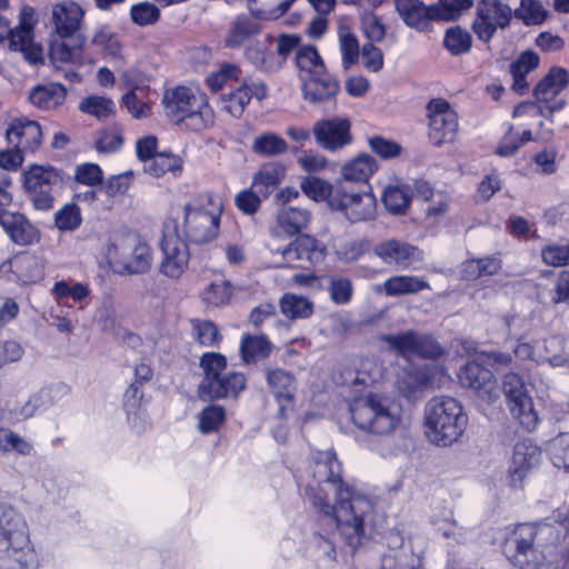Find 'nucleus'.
Listing matches in <instances>:
<instances>
[{
  "instance_id": "6ab92c4d",
  "label": "nucleus",
  "mask_w": 569,
  "mask_h": 569,
  "mask_svg": "<svg viewBox=\"0 0 569 569\" xmlns=\"http://www.w3.org/2000/svg\"><path fill=\"white\" fill-rule=\"evenodd\" d=\"M382 340L393 352L406 359L411 357L433 359L440 357L443 352L442 348L432 337L412 330L386 335L382 337Z\"/></svg>"
},
{
  "instance_id": "6e6552de",
  "label": "nucleus",
  "mask_w": 569,
  "mask_h": 569,
  "mask_svg": "<svg viewBox=\"0 0 569 569\" xmlns=\"http://www.w3.org/2000/svg\"><path fill=\"white\" fill-rule=\"evenodd\" d=\"M106 258L114 273L133 276L150 270L153 252L150 244L139 236L128 234L107 244Z\"/></svg>"
},
{
  "instance_id": "5fc2aeb1",
  "label": "nucleus",
  "mask_w": 569,
  "mask_h": 569,
  "mask_svg": "<svg viewBox=\"0 0 569 569\" xmlns=\"http://www.w3.org/2000/svg\"><path fill=\"white\" fill-rule=\"evenodd\" d=\"M280 308L291 319L307 318L312 313V303L302 296L286 293L280 300Z\"/></svg>"
},
{
  "instance_id": "7c9ffc66",
  "label": "nucleus",
  "mask_w": 569,
  "mask_h": 569,
  "mask_svg": "<svg viewBox=\"0 0 569 569\" xmlns=\"http://www.w3.org/2000/svg\"><path fill=\"white\" fill-rule=\"evenodd\" d=\"M0 226L16 244L29 246L39 240L38 229L22 213L0 209Z\"/></svg>"
},
{
  "instance_id": "2eb2a0df",
  "label": "nucleus",
  "mask_w": 569,
  "mask_h": 569,
  "mask_svg": "<svg viewBox=\"0 0 569 569\" xmlns=\"http://www.w3.org/2000/svg\"><path fill=\"white\" fill-rule=\"evenodd\" d=\"M38 23V14L34 8L29 4L21 7L19 12V23L11 29L8 34L10 47L23 53V57L31 64H38L43 61V49L34 42V27Z\"/></svg>"
},
{
  "instance_id": "09e8293b",
  "label": "nucleus",
  "mask_w": 569,
  "mask_h": 569,
  "mask_svg": "<svg viewBox=\"0 0 569 569\" xmlns=\"http://www.w3.org/2000/svg\"><path fill=\"white\" fill-rule=\"evenodd\" d=\"M259 28V24L252 18L247 16L237 17L231 24L227 46L231 48L241 46L251 36L258 33Z\"/></svg>"
},
{
  "instance_id": "39448f33",
  "label": "nucleus",
  "mask_w": 569,
  "mask_h": 569,
  "mask_svg": "<svg viewBox=\"0 0 569 569\" xmlns=\"http://www.w3.org/2000/svg\"><path fill=\"white\" fill-rule=\"evenodd\" d=\"M161 103L164 116L176 124L183 123L193 131L209 129L214 124V111L207 96L198 89L187 86L166 89Z\"/></svg>"
},
{
  "instance_id": "79ce46f5",
  "label": "nucleus",
  "mask_w": 569,
  "mask_h": 569,
  "mask_svg": "<svg viewBox=\"0 0 569 569\" xmlns=\"http://www.w3.org/2000/svg\"><path fill=\"white\" fill-rule=\"evenodd\" d=\"M310 220V213L297 207H283L277 216L278 227L287 234L295 236L305 229Z\"/></svg>"
},
{
  "instance_id": "8fccbe9b",
  "label": "nucleus",
  "mask_w": 569,
  "mask_h": 569,
  "mask_svg": "<svg viewBox=\"0 0 569 569\" xmlns=\"http://www.w3.org/2000/svg\"><path fill=\"white\" fill-rule=\"evenodd\" d=\"M79 109L97 119H106L114 114L116 103L104 96H89L81 100Z\"/></svg>"
},
{
  "instance_id": "f257e3e1",
  "label": "nucleus",
  "mask_w": 569,
  "mask_h": 569,
  "mask_svg": "<svg viewBox=\"0 0 569 569\" xmlns=\"http://www.w3.org/2000/svg\"><path fill=\"white\" fill-rule=\"evenodd\" d=\"M341 463L332 450L312 455L310 467L297 476L305 499L321 513L320 529L309 540L308 551L317 558L333 559L336 543L357 548L382 521L375 502L341 478Z\"/></svg>"
},
{
  "instance_id": "393cba45",
  "label": "nucleus",
  "mask_w": 569,
  "mask_h": 569,
  "mask_svg": "<svg viewBox=\"0 0 569 569\" xmlns=\"http://www.w3.org/2000/svg\"><path fill=\"white\" fill-rule=\"evenodd\" d=\"M373 251L386 264L397 266L402 269H407L422 259L419 249L396 239H388L377 243Z\"/></svg>"
},
{
  "instance_id": "a18cd8bd",
  "label": "nucleus",
  "mask_w": 569,
  "mask_h": 569,
  "mask_svg": "<svg viewBox=\"0 0 569 569\" xmlns=\"http://www.w3.org/2000/svg\"><path fill=\"white\" fill-rule=\"evenodd\" d=\"M197 429L201 435H211L220 430L226 421V409L220 405H208L197 415Z\"/></svg>"
},
{
  "instance_id": "473e14b6",
  "label": "nucleus",
  "mask_w": 569,
  "mask_h": 569,
  "mask_svg": "<svg viewBox=\"0 0 569 569\" xmlns=\"http://www.w3.org/2000/svg\"><path fill=\"white\" fill-rule=\"evenodd\" d=\"M340 91L337 79L325 73L302 81V94L306 101L319 104L333 99Z\"/></svg>"
},
{
  "instance_id": "2f4dec72",
  "label": "nucleus",
  "mask_w": 569,
  "mask_h": 569,
  "mask_svg": "<svg viewBox=\"0 0 569 569\" xmlns=\"http://www.w3.org/2000/svg\"><path fill=\"white\" fill-rule=\"evenodd\" d=\"M54 389H43L31 395L22 403L14 399H9L2 413V420L7 423H17L32 418L48 402Z\"/></svg>"
},
{
  "instance_id": "aec40b11",
  "label": "nucleus",
  "mask_w": 569,
  "mask_h": 569,
  "mask_svg": "<svg viewBox=\"0 0 569 569\" xmlns=\"http://www.w3.org/2000/svg\"><path fill=\"white\" fill-rule=\"evenodd\" d=\"M388 553L382 557L381 569H418L420 551H416L412 539H405L400 532L390 531L386 537Z\"/></svg>"
},
{
  "instance_id": "4c0bfd02",
  "label": "nucleus",
  "mask_w": 569,
  "mask_h": 569,
  "mask_svg": "<svg viewBox=\"0 0 569 569\" xmlns=\"http://www.w3.org/2000/svg\"><path fill=\"white\" fill-rule=\"evenodd\" d=\"M296 64L299 69L301 82L307 79L328 73L320 54L317 49L311 46L302 47L298 50Z\"/></svg>"
},
{
  "instance_id": "e2e57ef3",
  "label": "nucleus",
  "mask_w": 569,
  "mask_h": 569,
  "mask_svg": "<svg viewBox=\"0 0 569 569\" xmlns=\"http://www.w3.org/2000/svg\"><path fill=\"white\" fill-rule=\"evenodd\" d=\"M445 46L446 48L455 56L463 54L468 52L471 48L472 38L471 34L460 28L455 27L450 28L445 36Z\"/></svg>"
},
{
  "instance_id": "6e6d98bb",
  "label": "nucleus",
  "mask_w": 569,
  "mask_h": 569,
  "mask_svg": "<svg viewBox=\"0 0 569 569\" xmlns=\"http://www.w3.org/2000/svg\"><path fill=\"white\" fill-rule=\"evenodd\" d=\"M68 38L54 39L50 42V58L58 67V63H76L81 60V47H70Z\"/></svg>"
},
{
  "instance_id": "e433bc0d",
  "label": "nucleus",
  "mask_w": 569,
  "mask_h": 569,
  "mask_svg": "<svg viewBox=\"0 0 569 569\" xmlns=\"http://www.w3.org/2000/svg\"><path fill=\"white\" fill-rule=\"evenodd\" d=\"M286 168L281 163L263 166L253 177L252 186L261 196L268 198L281 183Z\"/></svg>"
},
{
  "instance_id": "f3484780",
  "label": "nucleus",
  "mask_w": 569,
  "mask_h": 569,
  "mask_svg": "<svg viewBox=\"0 0 569 569\" xmlns=\"http://www.w3.org/2000/svg\"><path fill=\"white\" fill-rule=\"evenodd\" d=\"M502 388L512 416L526 429H535L538 417L523 379L518 373L509 372L503 378Z\"/></svg>"
},
{
  "instance_id": "1a4fd4ad",
  "label": "nucleus",
  "mask_w": 569,
  "mask_h": 569,
  "mask_svg": "<svg viewBox=\"0 0 569 569\" xmlns=\"http://www.w3.org/2000/svg\"><path fill=\"white\" fill-rule=\"evenodd\" d=\"M527 327L525 319L513 318L508 322L509 335L516 340L513 353L519 360H530L536 363L548 362L551 367H561L566 363V358L561 355L550 356L551 351L560 348L561 341L558 338H551L545 341H537L535 335L526 330L518 335V329Z\"/></svg>"
},
{
  "instance_id": "4468645a",
  "label": "nucleus",
  "mask_w": 569,
  "mask_h": 569,
  "mask_svg": "<svg viewBox=\"0 0 569 569\" xmlns=\"http://www.w3.org/2000/svg\"><path fill=\"white\" fill-rule=\"evenodd\" d=\"M513 11L500 0H479L471 28L478 40L488 43L498 29L509 27Z\"/></svg>"
},
{
  "instance_id": "052dcab7",
  "label": "nucleus",
  "mask_w": 569,
  "mask_h": 569,
  "mask_svg": "<svg viewBox=\"0 0 569 569\" xmlns=\"http://www.w3.org/2000/svg\"><path fill=\"white\" fill-rule=\"evenodd\" d=\"M54 223L60 231H74L82 223L81 210L76 203H66L54 213Z\"/></svg>"
},
{
  "instance_id": "c756f323",
  "label": "nucleus",
  "mask_w": 569,
  "mask_h": 569,
  "mask_svg": "<svg viewBox=\"0 0 569 569\" xmlns=\"http://www.w3.org/2000/svg\"><path fill=\"white\" fill-rule=\"evenodd\" d=\"M83 17L84 10L72 0L52 7V22L59 38H71L80 29Z\"/></svg>"
},
{
  "instance_id": "13d9d810",
  "label": "nucleus",
  "mask_w": 569,
  "mask_h": 569,
  "mask_svg": "<svg viewBox=\"0 0 569 569\" xmlns=\"http://www.w3.org/2000/svg\"><path fill=\"white\" fill-rule=\"evenodd\" d=\"M328 291L336 305H348L353 296V286L348 277L332 274L329 277Z\"/></svg>"
},
{
  "instance_id": "f704fd0d",
  "label": "nucleus",
  "mask_w": 569,
  "mask_h": 569,
  "mask_svg": "<svg viewBox=\"0 0 569 569\" xmlns=\"http://www.w3.org/2000/svg\"><path fill=\"white\" fill-rule=\"evenodd\" d=\"M378 170L375 158L369 154H359L346 162L340 170L341 178L349 182H368Z\"/></svg>"
},
{
  "instance_id": "a878e982",
  "label": "nucleus",
  "mask_w": 569,
  "mask_h": 569,
  "mask_svg": "<svg viewBox=\"0 0 569 569\" xmlns=\"http://www.w3.org/2000/svg\"><path fill=\"white\" fill-rule=\"evenodd\" d=\"M540 450L531 440L516 443L509 467L512 487H519L527 475L539 463Z\"/></svg>"
},
{
  "instance_id": "338daca9",
  "label": "nucleus",
  "mask_w": 569,
  "mask_h": 569,
  "mask_svg": "<svg viewBox=\"0 0 569 569\" xmlns=\"http://www.w3.org/2000/svg\"><path fill=\"white\" fill-rule=\"evenodd\" d=\"M240 76V69L232 63H226L220 67L216 72H212L207 78V84L211 91L217 92L233 81H237Z\"/></svg>"
},
{
  "instance_id": "4d7b16f0",
  "label": "nucleus",
  "mask_w": 569,
  "mask_h": 569,
  "mask_svg": "<svg viewBox=\"0 0 569 569\" xmlns=\"http://www.w3.org/2000/svg\"><path fill=\"white\" fill-rule=\"evenodd\" d=\"M356 383L376 386L385 383V372L381 363L376 359H365L357 371Z\"/></svg>"
},
{
  "instance_id": "de8ad7c7",
  "label": "nucleus",
  "mask_w": 569,
  "mask_h": 569,
  "mask_svg": "<svg viewBox=\"0 0 569 569\" xmlns=\"http://www.w3.org/2000/svg\"><path fill=\"white\" fill-rule=\"evenodd\" d=\"M252 150L260 156L273 157L288 150L287 141L273 132H264L254 138Z\"/></svg>"
},
{
  "instance_id": "680f3d73",
  "label": "nucleus",
  "mask_w": 569,
  "mask_h": 569,
  "mask_svg": "<svg viewBox=\"0 0 569 569\" xmlns=\"http://www.w3.org/2000/svg\"><path fill=\"white\" fill-rule=\"evenodd\" d=\"M472 0H438L433 4L437 21H450L461 16L472 6Z\"/></svg>"
},
{
  "instance_id": "58836bf2",
  "label": "nucleus",
  "mask_w": 569,
  "mask_h": 569,
  "mask_svg": "<svg viewBox=\"0 0 569 569\" xmlns=\"http://www.w3.org/2000/svg\"><path fill=\"white\" fill-rule=\"evenodd\" d=\"M297 0H247L251 14L266 21L282 18Z\"/></svg>"
},
{
  "instance_id": "9b49d317",
  "label": "nucleus",
  "mask_w": 569,
  "mask_h": 569,
  "mask_svg": "<svg viewBox=\"0 0 569 569\" xmlns=\"http://www.w3.org/2000/svg\"><path fill=\"white\" fill-rule=\"evenodd\" d=\"M60 184L61 176L52 167L33 164L22 173L24 192L37 210L48 211L53 207Z\"/></svg>"
},
{
  "instance_id": "f8f14e48",
  "label": "nucleus",
  "mask_w": 569,
  "mask_h": 569,
  "mask_svg": "<svg viewBox=\"0 0 569 569\" xmlns=\"http://www.w3.org/2000/svg\"><path fill=\"white\" fill-rule=\"evenodd\" d=\"M536 528L531 525H518L503 542V553L519 569H541L545 566L543 553L533 547Z\"/></svg>"
},
{
  "instance_id": "423d86ee",
  "label": "nucleus",
  "mask_w": 569,
  "mask_h": 569,
  "mask_svg": "<svg viewBox=\"0 0 569 569\" xmlns=\"http://www.w3.org/2000/svg\"><path fill=\"white\" fill-rule=\"evenodd\" d=\"M202 379L197 395L202 401L237 398L246 388V376L227 369V358L218 352H206L200 358Z\"/></svg>"
},
{
  "instance_id": "0e129e2a",
  "label": "nucleus",
  "mask_w": 569,
  "mask_h": 569,
  "mask_svg": "<svg viewBox=\"0 0 569 569\" xmlns=\"http://www.w3.org/2000/svg\"><path fill=\"white\" fill-rule=\"evenodd\" d=\"M231 297V284L227 280H218L211 282L202 291L203 301L212 307L226 305Z\"/></svg>"
},
{
  "instance_id": "20e7f679",
  "label": "nucleus",
  "mask_w": 569,
  "mask_h": 569,
  "mask_svg": "<svg viewBox=\"0 0 569 569\" xmlns=\"http://www.w3.org/2000/svg\"><path fill=\"white\" fill-rule=\"evenodd\" d=\"M352 422L359 429L378 436H389L402 425V407L393 397L381 391H368L350 405Z\"/></svg>"
},
{
  "instance_id": "dca6fc26",
  "label": "nucleus",
  "mask_w": 569,
  "mask_h": 569,
  "mask_svg": "<svg viewBox=\"0 0 569 569\" xmlns=\"http://www.w3.org/2000/svg\"><path fill=\"white\" fill-rule=\"evenodd\" d=\"M329 204L333 210L342 212L351 223L369 221L376 217L377 199L371 189L348 192L339 188L329 199Z\"/></svg>"
},
{
  "instance_id": "412c9836",
  "label": "nucleus",
  "mask_w": 569,
  "mask_h": 569,
  "mask_svg": "<svg viewBox=\"0 0 569 569\" xmlns=\"http://www.w3.org/2000/svg\"><path fill=\"white\" fill-rule=\"evenodd\" d=\"M351 123L346 118L317 121L313 126L316 142L325 150L335 152L352 142Z\"/></svg>"
},
{
  "instance_id": "3c124183",
  "label": "nucleus",
  "mask_w": 569,
  "mask_h": 569,
  "mask_svg": "<svg viewBox=\"0 0 569 569\" xmlns=\"http://www.w3.org/2000/svg\"><path fill=\"white\" fill-rule=\"evenodd\" d=\"M32 451L33 445L29 440L8 428L0 427V452L30 456Z\"/></svg>"
},
{
  "instance_id": "72a5a7b5",
  "label": "nucleus",
  "mask_w": 569,
  "mask_h": 569,
  "mask_svg": "<svg viewBox=\"0 0 569 569\" xmlns=\"http://www.w3.org/2000/svg\"><path fill=\"white\" fill-rule=\"evenodd\" d=\"M273 40L269 36H263L254 40L246 49V58L258 69L267 72L279 70V63L273 60Z\"/></svg>"
},
{
  "instance_id": "864d4df0",
  "label": "nucleus",
  "mask_w": 569,
  "mask_h": 569,
  "mask_svg": "<svg viewBox=\"0 0 569 569\" xmlns=\"http://www.w3.org/2000/svg\"><path fill=\"white\" fill-rule=\"evenodd\" d=\"M547 451L556 468L569 471V432L560 433L551 439Z\"/></svg>"
},
{
  "instance_id": "c03bdc74",
  "label": "nucleus",
  "mask_w": 569,
  "mask_h": 569,
  "mask_svg": "<svg viewBox=\"0 0 569 569\" xmlns=\"http://www.w3.org/2000/svg\"><path fill=\"white\" fill-rule=\"evenodd\" d=\"M143 168L147 173L157 178L166 173L178 177L182 172V160L176 154L161 152L150 159V162L146 163Z\"/></svg>"
},
{
  "instance_id": "9d476101",
  "label": "nucleus",
  "mask_w": 569,
  "mask_h": 569,
  "mask_svg": "<svg viewBox=\"0 0 569 569\" xmlns=\"http://www.w3.org/2000/svg\"><path fill=\"white\" fill-rule=\"evenodd\" d=\"M276 268H308L325 259V247L313 237L300 236L284 246L269 244Z\"/></svg>"
},
{
  "instance_id": "4be33fe9",
  "label": "nucleus",
  "mask_w": 569,
  "mask_h": 569,
  "mask_svg": "<svg viewBox=\"0 0 569 569\" xmlns=\"http://www.w3.org/2000/svg\"><path fill=\"white\" fill-rule=\"evenodd\" d=\"M266 379L269 392L279 405L280 415L286 417L296 401L298 383L295 375L280 368L267 369Z\"/></svg>"
},
{
  "instance_id": "ea45409f",
  "label": "nucleus",
  "mask_w": 569,
  "mask_h": 569,
  "mask_svg": "<svg viewBox=\"0 0 569 569\" xmlns=\"http://www.w3.org/2000/svg\"><path fill=\"white\" fill-rule=\"evenodd\" d=\"M382 289L387 296L396 297L429 289V283L416 276H393L383 282Z\"/></svg>"
},
{
  "instance_id": "0eeeda50",
  "label": "nucleus",
  "mask_w": 569,
  "mask_h": 569,
  "mask_svg": "<svg viewBox=\"0 0 569 569\" xmlns=\"http://www.w3.org/2000/svg\"><path fill=\"white\" fill-rule=\"evenodd\" d=\"M223 200L214 193H203L183 208V229L194 243H207L219 232Z\"/></svg>"
},
{
  "instance_id": "37998d69",
  "label": "nucleus",
  "mask_w": 569,
  "mask_h": 569,
  "mask_svg": "<svg viewBox=\"0 0 569 569\" xmlns=\"http://www.w3.org/2000/svg\"><path fill=\"white\" fill-rule=\"evenodd\" d=\"M240 352L246 363H253L270 355L271 343L264 336L246 335L241 339Z\"/></svg>"
},
{
  "instance_id": "69168bd1",
  "label": "nucleus",
  "mask_w": 569,
  "mask_h": 569,
  "mask_svg": "<svg viewBox=\"0 0 569 569\" xmlns=\"http://www.w3.org/2000/svg\"><path fill=\"white\" fill-rule=\"evenodd\" d=\"M130 18L139 27L152 26L159 21L160 10L154 3L139 2L131 7Z\"/></svg>"
},
{
  "instance_id": "c85d7f7f",
  "label": "nucleus",
  "mask_w": 569,
  "mask_h": 569,
  "mask_svg": "<svg viewBox=\"0 0 569 569\" xmlns=\"http://www.w3.org/2000/svg\"><path fill=\"white\" fill-rule=\"evenodd\" d=\"M267 86L261 81H254L250 84L244 83L236 90L222 94L220 99L221 110L234 118H239L252 98L263 100L267 97Z\"/></svg>"
},
{
  "instance_id": "5701e85b",
  "label": "nucleus",
  "mask_w": 569,
  "mask_h": 569,
  "mask_svg": "<svg viewBox=\"0 0 569 569\" xmlns=\"http://www.w3.org/2000/svg\"><path fill=\"white\" fill-rule=\"evenodd\" d=\"M486 362L479 360V353L476 359L468 362L458 373L461 385L475 389L483 399L492 401L498 397L497 382L490 369L485 368Z\"/></svg>"
},
{
  "instance_id": "a19ab883",
  "label": "nucleus",
  "mask_w": 569,
  "mask_h": 569,
  "mask_svg": "<svg viewBox=\"0 0 569 569\" xmlns=\"http://www.w3.org/2000/svg\"><path fill=\"white\" fill-rule=\"evenodd\" d=\"M381 200L388 212L402 214L410 206L411 190L403 183L388 184L383 189Z\"/></svg>"
},
{
  "instance_id": "603ef678",
  "label": "nucleus",
  "mask_w": 569,
  "mask_h": 569,
  "mask_svg": "<svg viewBox=\"0 0 569 569\" xmlns=\"http://www.w3.org/2000/svg\"><path fill=\"white\" fill-rule=\"evenodd\" d=\"M339 47L342 67L349 69L358 61L360 51L358 39L348 27H340L339 29Z\"/></svg>"
},
{
  "instance_id": "b1692460",
  "label": "nucleus",
  "mask_w": 569,
  "mask_h": 569,
  "mask_svg": "<svg viewBox=\"0 0 569 569\" xmlns=\"http://www.w3.org/2000/svg\"><path fill=\"white\" fill-rule=\"evenodd\" d=\"M569 83V74L566 69L560 67L552 68L548 74L537 84L535 97L538 102L545 103L546 108L551 111L562 109L565 101L558 96L566 89Z\"/></svg>"
},
{
  "instance_id": "bb28decb",
  "label": "nucleus",
  "mask_w": 569,
  "mask_h": 569,
  "mask_svg": "<svg viewBox=\"0 0 569 569\" xmlns=\"http://www.w3.org/2000/svg\"><path fill=\"white\" fill-rule=\"evenodd\" d=\"M395 9L403 23L418 32H427L436 20L433 4L421 0H395Z\"/></svg>"
},
{
  "instance_id": "a211bd4d",
  "label": "nucleus",
  "mask_w": 569,
  "mask_h": 569,
  "mask_svg": "<svg viewBox=\"0 0 569 569\" xmlns=\"http://www.w3.org/2000/svg\"><path fill=\"white\" fill-rule=\"evenodd\" d=\"M429 139L435 146L452 142L458 131V114L451 104L442 99H431L427 104Z\"/></svg>"
},
{
  "instance_id": "cd10ccee",
  "label": "nucleus",
  "mask_w": 569,
  "mask_h": 569,
  "mask_svg": "<svg viewBox=\"0 0 569 569\" xmlns=\"http://www.w3.org/2000/svg\"><path fill=\"white\" fill-rule=\"evenodd\" d=\"M8 142L22 152L34 151L42 141L40 124L27 118L14 119L6 131Z\"/></svg>"
},
{
  "instance_id": "c9c22d12",
  "label": "nucleus",
  "mask_w": 569,
  "mask_h": 569,
  "mask_svg": "<svg viewBox=\"0 0 569 569\" xmlns=\"http://www.w3.org/2000/svg\"><path fill=\"white\" fill-rule=\"evenodd\" d=\"M67 97V90L59 83L36 87L29 96L30 102L41 110H52L61 106Z\"/></svg>"
},
{
  "instance_id": "f03ea898",
  "label": "nucleus",
  "mask_w": 569,
  "mask_h": 569,
  "mask_svg": "<svg viewBox=\"0 0 569 569\" xmlns=\"http://www.w3.org/2000/svg\"><path fill=\"white\" fill-rule=\"evenodd\" d=\"M38 565L24 517L0 502V569H37Z\"/></svg>"
},
{
  "instance_id": "bf43d9fd",
  "label": "nucleus",
  "mask_w": 569,
  "mask_h": 569,
  "mask_svg": "<svg viewBox=\"0 0 569 569\" xmlns=\"http://www.w3.org/2000/svg\"><path fill=\"white\" fill-rule=\"evenodd\" d=\"M525 24H540L547 18V10L538 0H521L520 7L513 12Z\"/></svg>"
},
{
  "instance_id": "49530a36",
  "label": "nucleus",
  "mask_w": 569,
  "mask_h": 569,
  "mask_svg": "<svg viewBox=\"0 0 569 569\" xmlns=\"http://www.w3.org/2000/svg\"><path fill=\"white\" fill-rule=\"evenodd\" d=\"M432 382V377L427 369L411 370L405 373L397 381L399 391L406 397L411 398L416 392L422 390Z\"/></svg>"
},
{
  "instance_id": "7ed1b4c3",
  "label": "nucleus",
  "mask_w": 569,
  "mask_h": 569,
  "mask_svg": "<svg viewBox=\"0 0 569 569\" xmlns=\"http://www.w3.org/2000/svg\"><path fill=\"white\" fill-rule=\"evenodd\" d=\"M468 427V415L455 398L439 396L431 398L423 411V432L428 441L437 447L457 443Z\"/></svg>"
},
{
  "instance_id": "774afa93",
  "label": "nucleus",
  "mask_w": 569,
  "mask_h": 569,
  "mask_svg": "<svg viewBox=\"0 0 569 569\" xmlns=\"http://www.w3.org/2000/svg\"><path fill=\"white\" fill-rule=\"evenodd\" d=\"M191 325L193 336L202 346H218L221 340V335L212 321L194 319L191 321Z\"/></svg>"
},
{
  "instance_id": "ddd939ff",
  "label": "nucleus",
  "mask_w": 569,
  "mask_h": 569,
  "mask_svg": "<svg viewBox=\"0 0 569 569\" xmlns=\"http://www.w3.org/2000/svg\"><path fill=\"white\" fill-rule=\"evenodd\" d=\"M162 259L159 272L169 279H179L188 269L190 252L187 242L177 232L174 223H166L160 241Z\"/></svg>"
}]
</instances>
